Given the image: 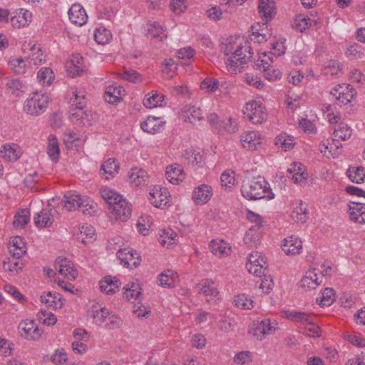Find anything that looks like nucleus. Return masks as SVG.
Listing matches in <instances>:
<instances>
[{
	"mask_svg": "<svg viewBox=\"0 0 365 365\" xmlns=\"http://www.w3.org/2000/svg\"><path fill=\"white\" fill-rule=\"evenodd\" d=\"M227 41V43L221 46V51L227 56L225 59L227 68L232 73H241L242 69L252 57V48L246 41L242 45L239 38L235 40L231 38Z\"/></svg>",
	"mask_w": 365,
	"mask_h": 365,
	"instance_id": "f257e3e1",
	"label": "nucleus"
},
{
	"mask_svg": "<svg viewBox=\"0 0 365 365\" xmlns=\"http://www.w3.org/2000/svg\"><path fill=\"white\" fill-rule=\"evenodd\" d=\"M88 316L93 324L106 329H118L123 324L122 319L118 315L98 303L91 306Z\"/></svg>",
	"mask_w": 365,
	"mask_h": 365,
	"instance_id": "f03ea898",
	"label": "nucleus"
},
{
	"mask_svg": "<svg viewBox=\"0 0 365 365\" xmlns=\"http://www.w3.org/2000/svg\"><path fill=\"white\" fill-rule=\"evenodd\" d=\"M241 192L244 197L250 200L262 198L271 200L274 197L267 182L260 177L244 180L241 187Z\"/></svg>",
	"mask_w": 365,
	"mask_h": 365,
	"instance_id": "7ed1b4c3",
	"label": "nucleus"
},
{
	"mask_svg": "<svg viewBox=\"0 0 365 365\" xmlns=\"http://www.w3.org/2000/svg\"><path fill=\"white\" fill-rule=\"evenodd\" d=\"M70 103L72 108L70 110V115L72 120L75 123L85 124L88 123L91 124L90 120L88 119V113L83 110L86 106V94L83 90H78L77 88H71V89Z\"/></svg>",
	"mask_w": 365,
	"mask_h": 365,
	"instance_id": "20e7f679",
	"label": "nucleus"
},
{
	"mask_svg": "<svg viewBox=\"0 0 365 365\" xmlns=\"http://www.w3.org/2000/svg\"><path fill=\"white\" fill-rule=\"evenodd\" d=\"M49 96L42 92H34L29 95L24 103V111L31 115L43 113L48 106Z\"/></svg>",
	"mask_w": 365,
	"mask_h": 365,
	"instance_id": "39448f33",
	"label": "nucleus"
},
{
	"mask_svg": "<svg viewBox=\"0 0 365 365\" xmlns=\"http://www.w3.org/2000/svg\"><path fill=\"white\" fill-rule=\"evenodd\" d=\"M18 331L23 338L29 340H37L42 334L35 322L30 319L22 320L18 326Z\"/></svg>",
	"mask_w": 365,
	"mask_h": 365,
	"instance_id": "423d86ee",
	"label": "nucleus"
},
{
	"mask_svg": "<svg viewBox=\"0 0 365 365\" xmlns=\"http://www.w3.org/2000/svg\"><path fill=\"white\" fill-rule=\"evenodd\" d=\"M170 195L166 188L161 185H155L150 190L149 201L150 202L158 208H163L169 202Z\"/></svg>",
	"mask_w": 365,
	"mask_h": 365,
	"instance_id": "0eeeda50",
	"label": "nucleus"
},
{
	"mask_svg": "<svg viewBox=\"0 0 365 365\" xmlns=\"http://www.w3.org/2000/svg\"><path fill=\"white\" fill-rule=\"evenodd\" d=\"M116 255L120 263L126 267L135 268L141 262L140 255L131 248L120 249Z\"/></svg>",
	"mask_w": 365,
	"mask_h": 365,
	"instance_id": "6e6552de",
	"label": "nucleus"
},
{
	"mask_svg": "<svg viewBox=\"0 0 365 365\" xmlns=\"http://www.w3.org/2000/svg\"><path fill=\"white\" fill-rule=\"evenodd\" d=\"M264 110V108L256 101H252L246 104L243 113L252 123L259 124L266 120L267 115Z\"/></svg>",
	"mask_w": 365,
	"mask_h": 365,
	"instance_id": "1a4fd4ad",
	"label": "nucleus"
},
{
	"mask_svg": "<svg viewBox=\"0 0 365 365\" xmlns=\"http://www.w3.org/2000/svg\"><path fill=\"white\" fill-rule=\"evenodd\" d=\"M55 269L68 280H74L78 276V272L74 268L72 262L64 257H59L56 259Z\"/></svg>",
	"mask_w": 365,
	"mask_h": 365,
	"instance_id": "9d476101",
	"label": "nucleus"
},
{
	"mask_svg": "<svg viewBox=\"0 0 365 365\" xmlns=\"http://www.w3.org/2000/svg\"><path fill=\"white\" fill-rule=\"evenodd\" d=\"M32 13L28 9L19 8L11 14L10 21L13 27L21 28L27 26L32 21Z\"/></svg>",
	"mask_w": 365,
	"mask_h": 365,
	"instance_id": "9b49d317",
	"label": "nucleus"
},
{
	"mask_svg": "<svg viewBox=\"0 0 365 365\" xmlns=\"http://www.w3.org/2000/svg\"><path fill=\"white\" fill-rule=\"evenodd\" d=\"M110 210L115 217L122 221H126L131 215L130 205L121 197L119 200L115 201L110 207Z\"/></svg>",
	"mask_w": 365,
	"mask_h": 365,
	"instance_id": "f8f14e48",
	"label": "nucleus"
},
{
	"mask_svg": "<svg viewBox=\"0 0 365 365\" xmlns=\"http://www.w3.org/2000/svg\"><path fill=\"white\" fill-rule=\"evenodd\" d=\"M70 21L75 25L82 26L88 21V15L80 4H73L68 11Z\"/></svg>",
	"mask_w": 365,
	"mask_h": 365,
	"instance_id": "ddd939ff",
	"label": "nucleus"
},
{
	"mask_svg": "<svg viewBox=\"0 0 365 365\" xmlns=\"http://www.w3.org/2000/svg\"><path fill=\"white\" fill-rule=\"evenodd\" d=\"M128 181L133 187H138L148 184V173L140 168H133L128 172Z\"/></svg>",
	"mask_w": 365,
	"mask_h": 365,
	"instance_id": "4468645a",
	"label": "nucleus"
},
{
	"mask_svg": "<svg viewBox=\"0 0 365 365\" xmlns=\"http://www.w3.org/2000/svg\"><path fill=\"white\" fill-rule=\"evenodd\" d=\"M84 196L76 191L66 192L63 200L64 207L68 211H76L80 209L82 207Z\"/></svg>",
	"mask_w": 365,
	"mask_h": 365,
	"instance_id": "2eb2a0df",
	"label": "nucleus"
},
{
	"mask_svg": "<svg viewBox=\"0 0 365 365\" xmlns=\"http://www.w3.org/2000/svg\"><path fill=\"white\" fill-rule=\"evenodd\" d=\"M8 249L9 253L15 259H20L26 252V244L20 236H15L11 238L9 242Z\"/></svg>",
	"mask_w": 365,
	"mask_h": 365,
	"instance_id": "dca6fc26",
	"label": "nucleus"
},
{
	"mask_svg": "<svg viewBox=\"0 0 365 365\" xmlns=\"http://www.w3.org/2000/svg\"><path fill=\"white\" fill-rule=\"evenodd\" d=\"M181 117L185 121L196 125L203 120L204 112L198 107L185 106L182 109Z\"/></svg>",
	"mask_w": 365,
	"mask_h": 365,
	"instance_id": "f3484780",
	"label": "nucleus"
},
{
	"mask_svg": "<svg viewBox=\"0 0 365 365\" xmlns=\"http://www.w3.org/2000/svg\"><path fill=\"white\" fill-rule=\"evenodd\" d=\"M53 208H44L34 217V223L38 228L50 227L53 222Z\"/></svg>",
	"mask_w": 365,
	"mask_h": 365,
	"instance_id": "a211bd4d",
	"label": "nucleus"
},
{
	"mask_svg": "<svg viewBox=\"0 0 365 365\" xmlns=\"http://www.w3.org/2000/svg\"><path fill=\"white\" fill-rule=\"evenodd\" d=\"M165 177L170 183L179 185L184 180L185 173L180 165L173 164L166 168Z\"/></svg>",
	"mask_w": 365,
	"mask_h": 365,
	"instance_id": "6ab92c4d",
	"label": "nucleus"
},
{
	"mask_svg": "<svg viewBox=\"0 0 365 365\" xmlns=\"http://www.w3.org/2000/svg\"><path fill=\"white\" fill-rule=\"evenodd\" d=\"M0 155L6 161H16L21 155V149L17 144L7 143L1 148Z\"/></svg>",
	"mask_w": 365,
	"mask_h": 365,
	"instance_id": "aec40b11",
	"label": "nucleus"
},
{
	"mask_svg": "<svg viewBox=\"0 0 365 365\" xmlns=\"http://www.w3.org/2000/svg\"><path fill=\"white\" fill-rule=\"evenodd\" d=\"M83 58L78 54H73L66 63L67 72L72 77L79 75L83 71Z\"/></svg>",
	"mask_w": 365,
	"mask_h": 365,
	"instance_id": "412c9836",
	"label": "nucleus"
},
{
	"mask_svg": "<svg viewBox=\"0 0 365 365\" xmlns=\"http://www.w3.org/2000/svg\"><path fill=\"white\" fill-rule=\"evenodd\" d=\"M209 249L214 255L219 257L228 256L231 253V247L220 239L212 240L209 245Z\"/></svg>",
	"mask_w": 365,
	"mask_h": 365,
	"instance_id": "4be33fe9",
	"label": "nucleus"
},
{
	"mask_svg": "<svg viewBox=\"0 0 365 365\" xmlns=\"http://www.w3.org/2000/svg\"><path fill=\"white\" fill-rule=\"evenodd\" d=\"M41 302L48 307L54 309H61L64 303L61 294L57 292H48L43 293L41 297Z\"/></svg>",
	"mask_w": 365,
	"mask_h": 365,
	"instance_id": "5701e85b",
	"label": "nucleus"
},
{
	"mask_svg": "<svg viewBox=\"0 0 365 365\" xmlns=\"http://www.w3.org/2000/svg\"><path fill=\"white\" fill-rule=\"evenodd\" d=\"M164 125V121L160 118L149 116L141 123L142 130L148 133L155 134L160 132Z\"/></svg>",
	"mask_w": 365,
	"mask_h": 365,
	"instance_id": "b1692460",
	"label": "nucleus"
},
{
	"mask_svg": "<svg viewBox=\"0 0 365 365\" xmlns=\"http://www.w3.org/2000/svg\"><path fill=\"white\" fill-rule=\"evenodd\" d=\"M321 279H322V277H321ZM322 282V280H319V277L317 276L316 269H310L302 279L301 286L307 290H312L316 289Z\"/></svg>",
	"mask_w": 365,
	"mask_h": 365,
	"instance_id": "393cba45",
	"label": "nucleus"
},
{
	"mask_svg": "<svg viewBox=\"0 0 365 365\" xmlns=\"http://www.w3.org/2000/svg\"><path fill=\"white\" fill-rule=\"evenodd\" d=\"M147 36L152 38H157L162 41L167 37L166 30L157 21H148L145 26Z\"/></svg>",
	"mask_w": 365,
	"mask_h": 365,
	"instance_id": "a878e982",
	"label": "nucleus"
},
{
	"mask_svg": "<svg viewBox=\"0 0 365 365\" xmlns=\"http://www.w3.org/2000/svg\"><path fill=\"white\" fill-rule=\"evenodd\" d=\"M349 210L351 221L365 223V204L352 202L349 205Z\"/></svg>",
	"mask_w": 365,
	"mask_h": 365,
	"instance_id": "bb28decb",
	"label": "nucleus"
},
{
	"mask_svg": "<svg viewBox=\"0 0 365 365\" xmlns=\"http://www.w3.org/2000/svg\"><path fill=\"white\" fill-rule=\"evenodd\" d=\"M282 248L287 255L299 254L302 249V242L297 237L292 235L284 240Z\"/></svg>",
	"mask_w": 365,
	"mask_h": 365,
	"instance_id": "cd10ccee",
	"label": "nucleus"
},
{
	"mask_svg": "<svg viewBox=\"0 0 365 365\" xmlns=\"http://www.w3.org/2000/svg\"><path fill=\"white\" fill-rule=\"evenodd\" d=\"M123 297L133 303L140 300L142 297V292L140 284L138 282H130L123 287Z\"/></svg>",
	"mask_w": 365,
	"mask_h": 365,
	"instance_id": "c85d7f7f",
	"label": "nucleus"
},
{
	"mask_svg": "<svg viewBox=\"0 0 365 365\" xmlns=\"http://www.w3.org/2000/svg\"><path fill=\"white\" fill-rule=\"evenodd\" d=\"M195 51L190 47H185L178 49L176 52V57L179 60H182L180 64L184 66L186 71H191L192 70V65L191 59L193 58Z\"/></svg>",
	"mask_w": 365,
	"mask_h": 365,
	"instance_id": "c756f323",
	"label": "nucleus"
},
{
	"mask_svg": "<svg viewBox=\"0 0 365 365\" xmlns=\"http://www.w3.org/2000/svg\"><path fill=\"white\" fill-rule=\"evenodd\" d=\"M100 289L106 294L110 295L119 290L120 282L115 277H105L100 281Z\"/></svg>",
	"mask_w": 365,
	"mask_h": 365,
	"instance_id": "7c9ffc66",
	"label": "nucleus"
},
{
	"mask_svg": "<svg viewBox=\"0 0 365 365\" xmlns=\"http://www.w3.org/2000/svg\"><path fill=\"white\" fill-rule=\"evenodd\" d=\"M125 90L117 85H110L106 88L105 92V99L109 103L114 104L122 99Z\"/></svg>",
	"mask_w": 365,
	"mask_h": 365,
	"instance_id": "2f4dec72",
	"label": "nucleus"
},
{
	"mask_svg": "<svg viewBox=\"0 0 365 365\" xmlns=\"http://www.w3.org/2000/svg\"><path fill=\"white\" fill-rule=\"evenodd\" d=\"M242 146L248 150H256L257 146L261 144V138L255 132H248L240 136Z\"/></svg>",
	"mask_w": 365,
	"mask_h": 365,
	"instance_id": "473e14b6",
	"label": "nucleus"
},
{
	"mask_svg": "<svg viewBox=\"0 0 365 365\" xmlns=\"http://www.w3.org/2000/svg\"><path fill=\"white\" fill-rule=\"evenodd\" d=\"M165 96L155 91L148 93L143 98V105L148 108H154L163 106Z\"/></svg>",
	"mask_w": 365,
	"mask_h": 365,
	"instance_id": "72a5a7b5",
	"label": "nucleus"
},
{
	"mask_svg": "<svg viewBox=\"0 0 365 365\" xmlns=\"http://www.w3.org/2000/svg\"><path fill=\"white\" fill-rule=\"evenodd\" d=\"M259 1V12L262 14L267 22L271 21L275 15L274 2L270 0Z\"/></svg>",
	"mask_w": 365,
	"mask_h": 365,
	"instance_id": "f704fd0d",
	"label": "nucleus"
},
{
	"mask_svg": "<svg viewBox=\"0 0 365 365\" xmlns=\"http://www.w3.org/2000/svg\"><path fill=\"white\" fill-rule=\"evenodd\" d=\"M259 1V12L262 14L267 22L271 21L275 15L274 2L270 0Z\"/></svg>",
	"mask_w": 365,
	"mask_h": 365,
	"instance_id": "c9c22d12",
	"label": "nucleus"
},
{
	"mask_svg": "<svg viewBox=\"0 0 365 365\" xmlns=\"http://www.w3.org/2000/svg\"><path fill=\"white\" fill-rule=\"evenodd\" d=\"M119 170V165L114 158H109L101 165V174L108 180L113 178Z\"/></svg>",
	"mask_w": 365,
	"mask_h": 365,
	"instance_id": "e433bc0d",
	"label": "nucleus"
},
{
	"mask_svg": "<svg viewBox=\"0 0 365 365\" xmlns=\"http://www.w3.org/2000/svg\"><path fill=\"white\" fill-rule=\"evenodd\" d=\"M95 229L91 225H83L79 228V232L77 233L76 239L78 241L87 244L93 242L95 238Z\"/></svg>",
	"mask_w": 365,
	"mask_h": 365,
	"instance_id": "4c0bfd02",
	"label": "nucleus"
},
{
	"mask_svg": "<svg viewBox=\"0 0 365 365\" xmlns=\"http://www.w3.org/2000/svg\"><path fill=\"white\" fill-rule=\"evenodd\" d=\"M6 90L9 93L19 96L26 92V86L19 78H14L6 83Z\"/></svg>",
	"mask_w": 365,
	"mask_h": 365,
	"instance_id": "58836bf2",
	"label": "nucleus"
},
{
	"mask_svg": "<svg viewBox=\"0 0 365 365\" xmlns=\"http://www.w3.org/2000/svg\"><path fill=\"white\" fill-rule=\"evenodd\" d=\"M177 279L178 274L173 270L168 269L158 276V282L161 287L170 288L175 285Z\"/></svg>",
	"mask_w": 365,
	"mask_h": 365,
	"instance_id": "ea45409f",
	"label": "nucleus"
},
{
	"mask_svg": "<svg viewBox=\"0 0 365 365\" xmlns=\"http://www.w3.org/2000/svg\"><path fill=\"white\" fill-rule=\"evenodd\" d=\"M275 330V327L272 325L269 319H265L261 322H258L255 328L254 335L260 336L259 339H262L261 336H264L266 334H269L272 331Z\"/></svg>",
	"mask_w": 365,
	"mask_h": 365,
	"instance_id": "a19ab883",
	"label": "nucleus"
},
{
	"mask_svg": "<svg viewBox=\"0 0 365 365\" xmlns=\"http://www.w3.org/2000/svg\"><path fill=\"white\" fill-rule=\"evenodd\" d=\"M346 175L353 182L359 184L365 182V168L362 166L350 167Z\"/></svg>",
	"mask_w": 365,
	"mask_h": 365,
	"instance_id": "79ce46f5",
	"label": "nucleus"
},
{
	"mask_svg": "<svg viewBox=\"0 0 365 365\" xmlns=\"http://www.w3.org/2000/svg\"><path fill=\"white\" fill-rule=\"evenodd\" d=\"M159 241L164 247H169L178 242V235L172 229L163 230L160 233Z\"/></svg>",
	"mask_w": 365,
	"mask_h": 365,
	"instance_id": "37998d69",
	"label": "nucleus"
},
{
	"mask_svg": "<svg viewBox=\"0 0 365 365\" xmlns=\"http://www.w3.org/2000/svg\"><path fill=\"white\" fill-rule=\"evenodd\" d=\"M55 76L53 70L48 67L41 68L37 74V79L40 84L49 86L54 81Z\"/></svg>",
	"mask_w": 365,
	"mask_h": 365,
	"instance_id": "c03bdc74",
	"label": "nucleus"
},
{
	"mask_svg": "<svg viewBox=\"0 0 365 365\" xmlns=\"http://www.w3.org/2000/svg\"><path fill=\"white\" fill-rule=\"evenodd\" d=\"M112 34L110 31L103 26H98L95 29L94 38L96 41L99 44L108 43L112 39Z\"/></svg>",
	"mask_w": 365,
	"mask_h": 365,
	"instance_id": "a18cd8bd",
	"label": "nucleus"
},
{
	"mask_svg": "<svg viewBox=\"0 0 365 365\" xmlns=\"http://www.w3.org/2000/svg\"><path fill=\"white\" fill-rule=\"evenodd\" d=\"M9 66L16 74H23L28 68V63L21 57H11Z\"/></svg>",
	"mask_w": 365,
	"mask_h": 365,
	"instance_id": "49530a36",
	"label": "nucleus"
},
{
	"mask_svg": "<svg viewBox=\"0 0 365 365\" xmlns=\"http://www.w3.org/2000/svg\"><path fill=\"white\" fill-rule=\"evenodd\" d=\"M48 155L49 158L53 160L56 162L58 160L60 149L59 145L56 138L51 135L48 138Z\"/></svg>",
	"mask_w": 365,
	"mask_h": 365,
	"instance_id": "de8ad7c7",
	"label": "nucleus"
},
{
	"mask_svg": "<svg viewBox=\"0 0 365 365\" xmlns=\"http://www.w3.org/2000/svg\"><path fill=\"white\" fill-rule=\"evenodd\" d=\"M29 220V210L28 209H22L16 213L13 225L16 228H24L28 224Z\"/></svg>",
	"mask_w": 365,
	"mask_h": 365,
	"instance_id": "09e8293b",
	"label": "nucleus"
},
{
	"mask_svg": "<svg viewBox=\"0 0 365 365\" xmlns=\"http://www.w3.org/2000/svg\"><path fill=\"white\" fill-rule=\"evenodd\" d=\"M333 135L336 138H339L342 140H346L351 135V130L347 124L340 123L335 126Z\"/></svg>",
	"mask_w": 365,
	"mask_h": 365,
	"instance_id": "8fccbe9b",
	"label": "nucleus"
},
{
	"mask_svg": "<svg viewBox=\"0 0 365 365\" xmlns=\"http://www.w3.org/2000/svg\"><path fill=\"white\" fill-rule=\"evenodd\" d=\"M307 205L301 202L299 207H297L291 213L292 218L297 222L304 223L308 219Z\"/></svg>",
	"mask_w": 365,
	"mask_h": 365,
	"instance_id": "3c124183",
	"label": "nucleus"
},
{
	"mask_svg": "<svg viewBox=\"0 0 365 365\" xmlns=\"http://www.w3.org/2000/svg\"><path fill=\"white\" fill-rule=\"evenodd\" d=\"M287 317L294 322L312 324L313 316L311 314L299 312H289Z\"/></svg>",
	"mask_w": 365,
	"mask_h": 365,
	"instance_id": "603ef678",
	"label": "nucleus"
},
{
	"mask_svg": "<svg viewBox=\"0 0 365 365\" xmlns=\"http://www.w3.org/2000/svg\"><path fill=\"white\" fill-rule=\"evenodd\" d=\"M101 195L110 207L122 197L112 188L104 187L101 189Z\"/></svg>",
	"mask_w": 365,
	"mask_h": 365,
	"instance_id": "864d4df0",
	"label": "nucleus"
},
{
	"mask_svg": "<svg viewBox=\"0 0 365 365\" xmlns=\"http://www.w3.org/2000/svg\"><path fill=\"white\" fill-rule=\"evenodd\" d=\"M82 212L86 215L92 216L94 215L98 210V205L94 201L85 195L83 197V202H82V207L80 208Z\"/></svg>",
	"mask_w": 365,
	"mask_h": 365,
	"instance_id": "5fc2aeb1",
	"label": "nucleus"
},
{
	"mask_svg": "<svg viewBox=\"0 0 365 365\" xmlns=\"http://www.w3.org/2000/svg\"><path fill=\"white\" fill-rule=\"evenodd\" d=\"M319 305L321 307L330 306L336 299V293L332 288H325L320 297Z\"/></svg>",
	"mask_w": 365,
	"mask_h": 365,
	"instance_id": "6e6d98bb",
	"label": "nucleus"
},
{
	"mask_svg": "<svg viewBox=\"0 0 365 365\" xmlns=\"http://www.w3.org/2000/svg\"><path fill=\"white\" fill-rule=\"evenodd\" d=\"M37 317L39 322L46 326H53L57 322L55 314L47 310L41 309Z\"/></svg>",
	"mask_w": 365,
	"mask_h": 365,
	"instance_id": "4d7b16f0",
	"label": "nucleus"
},
{
	"mask_svg": "<svg viewBox=\"0 0 365 365\" xmlns=\"http://www.w3.org/2000/svg\"><path fill=\"white\" fill-rule=\"evenodd\" d=\"M258 230H257L254 227H252L246 232L244 237V241L245 244L252 247V245H257L259 242L260 235Z\"/></svg>",
	"mask_w": 365,
	"mask_h": 365,
	"instance_id": "13d9d810",
	"label": "nucleus"
},
{
	"mask_svg": "<svg viewBox=\"0 0 365 365\" xmlns=\"http://www.w3.org/2000/svg\"><path fill=\"white\" fill-rule=\"evenodd\" d=\"M192 200L195 205H202L205 203V185L204 184L200 185L194 189Z\"/></svg>",
	"mask_w": 365,
	"mask_h": 365,
	"instance_id": "bf43d9fd",
	"label": "nucleus"
},
{
	"mask_svg": "<svg viewBox=\"0 0 365 365\" xmlns=\"http://www.w3.org/2000/svg\"><path fill=\"white\" fill-rule=\"evenodd\" d=\"M233 303L235 307L242 309H251L253 308V301L248 299L245 294H239L235 297Z\"/></svg>",
	"mask_w": 365,
	"mask_h": 365,
	"instance_id": "052dcab7",
	"label": "nucleus"
},
{
	"mask_svg": "<svg viewBox=\"0 0 365 365\" xmlns=\"http://www.w3.org/2000/svg\"><path fill=\"white\" fill-rule=\"evenodd\" d=\"M185 158L192 165H199L203 160V155L199 151L192 149L186 150Z\"/></svg>",
	"mask_w": 365,
	"mask_h": 365,
	"instance_id": "680f3d73",
	"label": "nucleus"
},
{
	"mask_svg": "<svg viewBox=\"0 0 365 365\" xmlns=\"http://www.w3.org/2000/svg\"><path fill=\"white\" fill-rule=\"evenodd\" d=\"M121 78L134 83H140L143 80L141 75L136 71L130 68H124Z\"/></svg>",
	"mask_w": 365,
	"mask_h": 365,
	"instance_id": "e2e57ef3",
	"label": "nucleus"
},
{
	"mask_svg": "<svg viewBox=\"0 0 365 365\" xmlns=\"http://www.w3.org/2000/svg\"><path fill=\"white\" fill-rule=\"evenodd\" d=\"M349 86L350 85L346 86V89L349 91H347L346 93L344 91L339 92V96L336 97V100L344 105H346L350 103L354 96L356 94L354 88L353 87L349 88Z\"/></svg>",
	"mask_w": 365,
	"mask_h": 365,
	"instance_id": "0e129e2a",
	"label": "nucleus"
},
{
	"mask_svg": "<svg viewBox=\"0 0 365 365\" xmlns=\"http://www.w3.org/2000/svg\"><path fill=\"white\" fill-rule=\"evenodd\" d=\"M252 361V354L250 351H242L235 354L233 361L236 364L244 365Z\"/></svg>",
	"mask_w": 365,
	"mask_h": 365,
	"instance_id": "69168bd1",
	"label": "nucleus"
},
{
	"mask_svg": "<svg viewBox=\"0 0 365 365\" xmlns=\"http://www.w3.org/2000/svg\"><path fill=\"white\" fill-rule=\"evenodd\" d=\"M51 361L55 365H68V356L64 349L56 350L51 356Z\"/></svg>",
	"mask_w": 365,
	"mask_h": 365,
	"instance_id": "338daca9",
	"label": "nucleus"
},
{
	"mask_svg": "<svg viewBox=\"0 0 365 365\" xmlns=\"http://www.w3.org/2000/svg\"><path fill=\"white\" fill-rule=\"evenodd\" d=\"M310 19L309 17H305L302 14H299L294 19L293 26L299 31L300 32H303L306 30V29L309 28L311 26Z\"/></svg>",
	"mask_w": 365,
	"mask_h": 365,
	"instance_id": "774afa93",
	"label": "nucleus"
}]
</instances>
